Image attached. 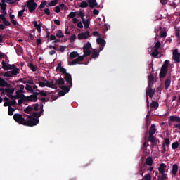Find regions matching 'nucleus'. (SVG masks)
Instances as JSON below:
<instances>
[{
    "mask_svg": "<svg viewBox=\"0 0 180 180\" xmlns=\"http://www.w3.org/2000/svg\"><path fill=\"white\" fill-rule=\"evenodd\" d=\"M168 65H169V60H166L160 68V72L159 73V77L160 79L165 78V76L168 72Z\"/></svg>",
    "mask_w": 180,
    "mask_h": 180,
    "instance_id": "nucleus-1",
    "label": "nucleus"
},
{
    "mask_svg": "<svg viewBox=\"0 0 180 180\" xmlns=\"http://www.w3.org/2000/svg\"><path fill=\"white\" fill-rule=\"evenodd\" d=\"M30 120H25L24 126H28L29 127H33V126H37L39 124V118L32 117V115H28Z\"/></svg>",
    "mask_w": 180,
    "mask_h": 180,
    "instance_id": "nucleus-2",
    "label": "nucleus"
},
{
    "mask_svg": "<svg viewBox=\"0 0 180 180\" xmlns=\"http://www.w3.org/2000/svg\"><path fill=\"white\" fill-rule=\"evenodd\" d=\"M148 90H146V102L148 108H150V101H148V96L153 98L154 94H155V89H153V86H148Z\"/></svg>",
    "mask_w": 180,
    "mask_h": 180,
    "instance_id": "nucleus-3",
    "label": "nucleus"
},
{
    "mask_svg": "<svg viewBox=\"0 0 180 180\" xmlns=\"http://www.w3.org/2000/svg\"><path fill=\"white\" fill-rule=\"evenodd\" d=\"M13 119L15 120V122H16L17 123H19L20 124H23V126H25V124L26 122V120H25V118H23V116L19 113H15L13 115Z\"/></svg>",
    "mask_w": 180,
    "mask_h": 180,
    "instance_id": "nucleus-4",
    "label": "nucleus"
},
{
    "mask_svg": "<svg viewBox=\"0 0 180 180\" xmlns=\"http://www.w3.org/2000/svg\"><path fill=\"white\" fill-rule=\"evenodd\" d=\"M27 8H28L29 12L32 13V12L36 11V8H37V3L34 2V0H29L27 3Z\"/></svg>",
    "mask_w": 180,
    "mask_h": 180,
    "instance_id": "nucleus-5",
    "label": "nucleus"
},
{
    "mask_svg": "<svg viewBox=\"0 0 180 180\" xmlns=\"http://www.w3.org/2000/svg\"><path fill=\"white\" fill-rule=\"evenodd\" d=\"M79 40H86L88 37H91V34L89 31H86L85 32L79 33L77 35Z\"/></svg>",
    "mask_w": 180,
    "mask_h": 180,
    "instance_id": "nucleus-6",
    "label": "nucleus"
},
{
    "mask_svg": "<svg viewBox=\"0 0 180 180\" xmlns=\"http://www.w3.org/2000/svg\"><path fill=\"white\" fill-rule=\"evenodd\" d=\"M82 23L84 26V29H89V25H91V17L89 15H86V18L82 19Z\"/></svg>",
    "mask_w": 180,
    "mask_h": 180,
    "instance_id": "nucleus-7",
    "label": "nucleus"
},
{
    "mask_svg": "<svg viewBox=\"0 0 180 180\" xmlns=\"http://www.w3.org/2000/svg\"><path fill=\"white\" fill-rule=\"evenodd\" d=\"M173 60H174V61H175V63H177V64H179L180 53L178 52V49H174L173 51Z\"/></svg>",
    "mask_w": 180,
    "mask_h": 180,
    "instance_id": "nucleus-8",
    "label": "nucleus"
},
{
    "mask_svg": "<svg viewBox=\"0 0 180 180\" xmlns=\"http://www.w3.org/2000/svg\"><path fill=\"white\" fill-rule=\"evenodd\" d=\"M147 169V165L143 162L139 167V174L141 175V176H143L144 175V172H146Z\"/></svg>",
    "mask_w": 180,
    "mask_h": 180,
    "instance_id": "nucleus-9",
    "label": "nucleus"
},
{
    "mask_svg": "<svg viewBox=\"0 0 180 180\" xmlns=\"http://www.w3.org/2000/svg\"><path fill=\"white\" fill-rule=\"evenodd\" d=\"M46 84V85H49L46 86L47 88H53V89H57V88H58V86H56V84L53 79H51V81L47 80Z\"/></svg>",
    "mask_w": 180,
    "mask_h": 180,
    "instance_id": "nucleus-10",
    "label": "nucleus"
},
{
    "mask_svg": "<svg viewBox=\"0 0 180 180\" xmlns=\"http://www.w3.org/2000/svg\"><path fill=\"white\" fill-rule=\"evenodd\" d=\"M58 70H60V72H62V74L63 75H66L67 73V69L64 68L62 65H61V62L59 63L56 67V71H58Z\"/></svg>",
    "mask_w": 180,
    "mask_h": 180,
    "instance_id": "nucleus-11",
    "label": "nucleus"
},
{
    "mask_svg": "<svg viewBox=\"0 0 180 180\" xmlns=\"http://www.w3.org/2000/svg\"><path fill=\"white\" fill-rule=\"evenodd\" d=\"M148 86H153V85H154V73L153 72V70L151 71V72L150 73V75L148 76Z\"/></svg>",
    "mask_w": 180,
    "mask_h": 180,
    "instance_id": "nucleus-12",
    "label": "nucleus"
},
{
    "mask_svg": "<svg viewBox=\"0 0 180 180\" xmlns=\"http://www.w3.org/2000/svg\"><path fill=\"white\" fill-rule=\"evenodd\" d=\"M81 61H84V56H79L78 58L73 60L71 62V65H75L78 64V63H81Z\"/></svg>",
    "mask_w": 180,
    "mask_h": 180,
    "instance_id": "nucleus-13",
    "label": "nucleus"
},
{
    "mask_svg": "<svg viewBox=\"0 0 180 180\" xmlns=\"http://www.w3.org/2000/svg\"><path fill=\"white\" fill-rule=\"evenodd\" d=\"M65 79L68 84L72 85V77L71 75H70V73H66V75H65Z\"/></svg>",
    "mask_w": 180,
    "mask_h": 180,
    "instance_id": "nucleus-14",
    "label": "nucleus"
},
{
    "mask_svg": "<svg viewBox=\"0 0 180 180\" xmlns=\"http://www.w3.org/2000/svg\"><path fill=\"white\" fill-rule=\"evenodd\" d=\"M165 168H167V165L161 163L158 167L159 174H165Z\"/></svg>",
    "mask_w": 180,
    "mask_h": 180,
    "instance_id": "nucleus-15",
    "label": "nucleus"
},
{
    "mask_svg": "<svg viewBox=\"0 0 180 180\" xmlns=\"http://www.w3.org/2000/svg\"><path fill=\"white\" fill-rule=\"evenodd\" d=\"M87 2L89 4V8L91 9H94L95 6H98V3L96 2V0H87Z\"/></svg>",
    "mask_w": 180,
    "mask_h": 180,
    "instance_id": "nucleus-16",
    "label": "nucleus"
},
{
    "mask_svg": "<svg viewBox=\"0 0 180 180\" xmlns=\"http://www.w3.org/2000/svg\"><path fill=\"white\" fill-rule=\"evenodd\" d=\"M33 25H34V27L37 29V31L38 32V33L41 32V25H42L41 22H40L39 24H37V21H34Z\"/></svg>",
    "mask_w": 180,
    "mask_h": 180,
    "instance_id": "nucleus-17",
    "label": "nucleus"
},
{
    "mask_svg": "<svg viewBox=\"0 0 180 180\" xmlns=\"http://www.w3.org/2000/svg\"><path fill=\"white\" fill-rule=\"evenodd\" d=\"M25 100L27 101V102H37V100L32 94H31L30 96H25Z\"/></svg>",
    "mask_w": 180,
    "mask_h": 180,
    "instance_id": "nucleus-18",
    "label": "nucleus"
},
{
    "mask_svg": "<svg viewBox=\"0 0 180 180\" xmlns=\"http://www.w3.org/2000/svg\"><path fill=\"white\" fill-rule=\"evenodd\" d=\"M155 131H157L155 124H153L149 129V135L154 136V134H155Z\"/></svg>",
    "mask_w": 180,
    "mask_h": 180,
    "instance_id": "nucleus-19",
    "label": "nucleus"
},
{
    "mask_svg": "<svg viewBox=\"0 0 180 180\" xmlns=\"http://www.w3.org/2000/svg\"><path fill=\"white\" fill-rule=\"evenodd\" d=\"M0 86L5 87V86H11V84H8V82L5 81L2 77H0Z\"/></svg>",
    "mask_w": 180,
    "mask_h": 180,
    "instance_id": "nucleus-20",
    "label": "nucleus"
},
{
    "mask_svg": "<svg viewBox=\"0 0 180 180\" xmlns=\"http://www.w3.org/2000/svg\"><path fill=\"white\" fill-rule=\"evenodd\" d=\"M170 122H176L177 123H180V117L176 115H171L169 117Z\"/></svg>",
    "mask_w": 180,
    "mask_h": 180,
    "instance_id": "nucleus-21",
    "label": "nucleus"
},
{
    "mask_svg": "<svg viewBox=\"0 0 180 180\" xmlns=\"http://www.w3.org/2000/svg\"><path fill=\"white\" fill-rule=\"evenodd\" d=\"M15 50L18 56H22V53H23V48L20 45H18L17 47H15Z\"/></svg>",
    "mask_w": 180,
    "mask_h": 180,
    "instance_id": "nucleus-22",
    "label": "nucleus"
},
{
    "mask_svg": "<svg viewBox=\"0 0 180 180\" xmlns=\"http://www.w3.org/2000/svg\"><path fill=\"white\" fill-rule=\"evenodd\" d=\"M1 65H2V67L1 68H3V70H4L5 71H8V70H11V68L9 67V63H5V60H3L1 62Z\"/></svg>",
    "mask_w": 180,
    "mask_h": 180,
    "instance_id": "nucleus-23",
    "label": "nucleus"
},
{
    "mask_svg": "<svg viewBox=\"0 0 180 180\" xmlns=\"http://www.w3.org/2000/svg\"><path fill=\"white\" fill-rule=\"evenodd\" d=\"M71 86H72V84H70V86H60V89H63L64 92L68 93L70 92V89H71Z\"/></svg>",
    "mask_w": 180,
    "mask_h": 180,
    "instance_id": "nucleus-24",
    "label": "nucleus"
},
{
    "mask_svg": "<svg viewBox=\"0 0 180 180\" xmlns=\"http://www.w3.org/2000/svg\"><path fill=\"white\" fill-rule=\"evenodd\" d=\"M0 6L1 13H4V15H6V4H2L1 3H0Z\"/></svg>",
    "mask_w": 180,
    "mask_h": 180,
    "instance_id": "nucleus-25",
    "label": "nucleus"
},
{
    "mask_svg": "<svg viewBox=\"0 0 180 180\" xmlns=\"http://www.w3.org/2000/svg\"><path fill=\"white\" fill-rule=\"evenodd\" d=\"M168 179V175L167 174L163 173L160 174V176H158V180H167Z\"/></svg>",
    "mask_w": 180,
    "mask_h": 180,
    "instance_id": "nucleus-26",
    "label": "nucleus"
},
{
    "mask_svg": "<svg viewBox=\"0 0 180 180\" xmlns=\"http://www.w3.org/2000/svg\"><path fill=\"white\" fill-rule=\"evenodd\" d=\"M55 84H56V86H58V85H64V84H65V81H64V79L60 77L55 82Z\"/></svg>",
    "mask_w": 180,
    "mask_h": 180,
    "instance_id": "nucleus-27",
    "label": "nucleus"
},
{
    "mask_svg": "<svg viewBox=\"0 0 180 180\" xmlns=\"http://www.w3.org/2000/svg\"><path fill=\"white\" fill-rule=\"evenodd\" d=\"M20 71V69L15 68V69H13V70L10 71L12 77H13L14 75H16L17 74H19Z\"/></svg>",
    "mask_w": 180,
    "mask_h": 180,
    "instance_id": "nucleus-28",
    "label": "nucleus"
},
{
    "mask_svg": "<svg viewBox=\"0 0 180 180\" xmlns=\"http://www.w3.org/2000/svg\"><path fill=\"white\" fill-rule=\"evenodd\" d=\"M96 42L98 44H100L101 46H105L106 44V41L102 38H98L96 39Z\"/></svg>",
    "mask_w": 180,
    "mask_h": 180,
    "instance_id": "nucleus-29",
    "label": "nucleus"
},
{
    "mask_svg": "<svg viewBox=\"0 0 180 180\" xmlns=\"http://www.w3.org/2000/svg\"><path fill=\"white\" fill-rule=\"evenodd\" d=\"M58 4V0H52L51 2L48 3L46 7L49 8V6H56Z\"/></svg>",
    "mask_w": 180,
    "mask_h": 180,
    "instance_id": "nucleus-30",
    "label": "nucleus"
},
{
    "mask_svg": "<svg viewBox=\"0 0 180 180\" xmlns=\"http://www.w3.org/2000/svg\"><path fill=\"white\" fill-rule=\"evenodd\" d=\"M84 55L82 56L84 57H89V56H91V49H83Z\"/></svg>",
    "mask_w": 180,
    "mask_h": 180,
    "instance_id": "nucleus-31",
    "label": "nucleus"
},
{
    "mask_svg": "<svg viewBox=\"0 0 180 180\" xmlns=\"http://www.w3.org/2000/svg\"><path fill=\"white\" fill-rule=\"evenodd\" d=\"M16 109L12 108V106L9 105L8 110V116H13V112H15Z\"/></svg>",
    "mask_w": 180,
    "mask_h": 180,
    "instance_id": "nucleus-32",
    "label": "nucleus"
},
{
    "mask_svg": "<svg viewBox=\"0 0 180 180\" xmlns=\"http://www.w3.org/2000/svg\"><path fill=\"white\" fill-rule=\"evenodd\" d=\"M177 173H178V165L174 164L172 166V174L173 175H176Z\"/></svg>",
    "mask_w": 180,
    "mask_h": 180,
    "instance_id": "nucleus-33",
    "label": "nucleus"
},
{
    "mask_svg": "<svg viewBox=\"0 0 180 180\" xmlns=\"http://www.w3.org/2000/svg\"><path fill=\"white\" fill-rule=\"evenodd\" d=\"M32 110L33 107H32V105H28L25 109H24L25 113H27L28 115H30V112H32Z\"/></svg>",
    "mask_w": 180,
    "mask_h": 180,
    "instance_id": "nucleus-34",
    "label": "nucleus"
},
{
    "mask_svg": "<svg viewBox=\"0 0 180 180\" xmlns=\"http://www.w3.org/2000/svg\"><path fill=\"white\" fill-rule=\"evenodd\" d=\"M146 165H149V167H151L153 165V158L151 156H149L146 158Z\"/></svg>",
    "mask_w": 180,
    "mask_h": 180,
    "instance_id": "nucleus-35",
    "label": "nucleus"
},
{
    "mask_svg": "<svg viewBox=\"0 0 180 180\" xmlns=\"http://www.w3.org/2000/svg\"><path fill=\"white\" fill-rule=\"evenodd\" d=\"M158 102L157 101H152L150 103V108H152V109H158Z\"/></svg>",
    "mask_w": 180,
    "mask_h": 180,
    "instance_id": "nucleus-36",
    "label": "nucleus"
},
{
    "mask_svg": "<svg viewBox=\"0 0 180 180\" xmlns=\"http://www.w3.org/2000/svg\"><path fill=\"white\" fill-rule=\"evenodd\" d=\"M24 93H25V91H17L15 92V94L18 95V96L20 98H26V96H25V94H23Z\"/></svg>",
    "mask_w": 180,
    "mask_h": 180,
    "instance_id": "nucleus-37",
    "label": "nucleus"
},
{
    "mask_svg": "<svg viewBox=\"0 0 180 180\" xmlns=\"http://www.w3.org/2000/svg\"><path fill=\"white\" fill-rule=\"evenodd\" d=\"M28 67L30 68V70H32L33 72H36V71H37V66H35L33 65V63H30Z\"/></svg>",
    "mask_w": 180,
    "mask_h": 180,
    "instance_id": "nucleus-38",
    "label": "nucleus"
},
{
    "mask_svg": "<svg viewBox=\"0 0 180 180\" xmlns=\"http://www.w3.org/2000/svg\"><path fill=\"white\" fill-rule=\"evenodd\" d=\"M88 6H89L88 1H83L79 4V8H88Z\"/></svg>",
    "mask_w": 180,
    "mask_h": 180,
    "instance_id": "nucleus-39",
    "label": "nucleus"
},
{
    "mask_svg": "<svg viewBox=\"0 0 180 180\" xmlns=\"http://www.w3.org/2000/svg\"><path fill=\"white\" fill-rule=\"evenodd\" d=\"M169 85H171V79H167L165 81V89H168V88H169Z\"/></svg>",
    "mask_w": 180,
    "mask_h": 180,
    "instance_id": "nucleus-40",
    "label": "nucleus"
},
{
    "mask_svg": "<svg viewBox=\"0 0 180 180\" xmlns=\"http://www.w3.org/2000/svg\"><path fill=\"white\" fill-rule=\"evenodd\" d=\"M91 49H92V45H91V42H87L83 46V49L85 50H91Z\"/></svg>",
    "mask_w": 180,
    "mask_h": 180,
    "instance_id": "nucleus-41",
    "label": "nucleus"
},
{
    "mask_svg": "<svg viewBox=\"0 0 180 180\" xmlns=\"http://www.w3.org/2000/svg\"><path fill=\"white\" fill-rule=\"evenodd\" d=\"M77 57H79V53L77 51H73L70 53V58H77Z\"/></svg>",
    "mask_w": 180,
    "mask_h": 180,
    "instance_id": "nucleus-42",
    "label": "nucleus"
},
{
    "mask_svg": "<svg viewBox=\"0 0 180 180\" xmlns=\"http://www.w3.org/2000/svg\"><path fill=\"white\" fill-rule=\"evenodd\" d=\"M5 92L6 94H8V95H11L12 94H13V92H15V89L14 88H12V89H9V88L5 89Z\"/></svg>",
    "mask_w": 180,
    "mask_h": 180,
    "instance_id": "nucleus-43",
    "label": "nucleus"
},
{
    "mask_svg": "<svg viewBox=\"0 0 180 180\" xmlns=\"http://www.w3.org/2000/svg\"><path fill=\"white\" fill-rule=\"evenodd\" d=\"M25 89L30 94L33 93V87H32V86L30 84H26Z\"/></svg>",
    "mask_w": 180,
    "mask_h": 180,
    "instance_id": "nucleus-44",
    "label": "nucleus"
},
{
    "mask_svg": "<svg viewBox=\"0 0 180 180\" xmlns=\"http://www.w3.org/2000/svg\"><path fill=\"white\" fill-rule=\"evenodd\" d=\"M160 49H161V43L160 41H158L154 46V50H158V51H159L158 50H160Z\"/></svg>",
    "mask_w": 180,
    "mask_h": 180,
    "instance_id": "nucleus-45",
    "label": "nucleus"
},
{
    "mask_svg": "<svg viewBox=\"0 0 180 180\" xmlns=\"http://www.w3.org/2000/svg\"><path fill=\"white\" fill-rule=\"evenodd\" d=\"M158 54H160V51L155 49H154L153 51L151 53L152 57H154L155 58L158 56Z\"/></svg>",
    "mask_w": 180,
    "mask_h": 180,
    "instance_id": "nucleus-46",
    "label": "nucleus"
},
{
    "mask_svg": "<svg viewBox=\"0 0 180 180\" xmlns=\"http://www.w3.org/2000/svg\"><path fill=\"white\" fill-rule=\"evenodd\" d=\"M37 92H39L41 96H47V91L44 90L37 89Z\"/></svg>",
    "mask_w": 180,
    "mask_h": 180,
    "instance_id": "nucleus-47",
    "label": "nucleus"
},
{
    "mask_svg": "<svg viewBox=\"0 0 180 180\" xmlns=\"http://www.w3.org/2000/svg\"><path fill=\"white\" fill-rule=\"evenodd\" d=\"M148 141H150L152 144H154V143H155V136H154V135H149Z\"/></svg>",
    "mask_w": 180,
    "mask_h": 180,
    "instance_id": "nucleus-48",
    "label": "nucleus"
},
{
    "mask_svg": "<svg viewBox=\"0 0 180 180\" xmlns=\"http://www.w3.org/2000/svg\"><path fill=\"white\" fill-rule=\"evenodd\" d=\"M25 11H26L25 8H22L21 11L18 12V18L20 19H22V16H23V13H25Z\"/></svg>",
    "mask_w": 180,
    "mask_h": 180,
    "instance_id": "nucleus-49",
    "label": "nucleus"
},
{
    "mask_svg": "<svg viewBox=\"0 0 180 180\" xmlns=\"http://www.w3.org/2000/svg\"><path fill=\"white\" fill-rule=\"evenodd\" d=\"M178 147H179V143H178V141L173 143L172 145V148L173 150H176Z\"/></svg>",
    "mask_w": 180,
    "mask_h": 180,
    "instance_id": "nucleus-50",
    "label": "nucleus"
},
{
    "mask_svg": "<svg viewBox=\"0 0 180 180\" xmlns=\"http://www.w3.org/2000/svg\"><path fill=\"white\" fill-rule=\"evenodd\" d=\"M97 57H99V52L98 51H94L91 53V58H97Z\"/></svg>",
    "mask_w": 180,
    "mask_h": 180,
    "instance_id": "nucleus-51",
    "label": "nucleus"
},
{
    "mask_svg": "<svg viewBox=\"0 0 180 180\" xmlns=\"http://www.w3.org/2000/svg\"><path fill=\"white\" fill-rule=\"evenodd\" d=\"M31 116H32L34 119H39V117H40L39 112H33Z\"/></svg>",
    "mask_w": 180,
    "mask_h": 180,
    "instance_id": "nucleus-52",
    "label": "nucleus"
},
{
    "mask_svg": "<svg viewBox=\"0 0 180 180\" xmlns=\"http://www.w3.org/2000/svg\"><path fill=\"white\" fill-rule=\"evenodd\" d=\"M64 37V34H63V31L59 30L58 33H56V37L58 39H63Z\"/></svg>",
    "mask_w": 180,
    "mask_h": 180,
    "instance_id": "nucleus-53",
    "label": "nucleus"
},
{
    "mask_svg": "<svg viewBox=\"0 0 180 180\" xmlns=\"http://www.w3.org/2000/svg\"><path fill=\"white\" fill-rule=\"evenodd\" d=\"M48 4L46 1H42L41 4L39 5V9H43L46 6H47Z\"/></svg>",
    "mask_w": 180,
    "mask_h": 180,
    "instance_id": "nucleus-54",
    "label": "nucleus"
},
{
    "mask_svg": "<svg viewBox=\"0 0 180 180\" xmlns=\"http://www.w3.org/2000/svg\"><path fill=\"white\" fill-rule=\"evenodd\" d=\"M77 16V12H70L68 15V18H70L71 19H74Z\"/></svg>",
    "mask_w": 180,
    "mask_h": 180,
    "instance_id": "nucleus-55",
    "label": "nucleus"
},
{
    "mask_svg": "<svg viewBox=\"0 0 180 180\" xmlns=\"http://www.w3.org/2000/svg\"><path fill=\"white\" fill-rule=\"evenodd\" d=\"M39 86L41 88H44V86H49V85L46 84V82H41V81H39Z\"/></svg>",
    "mask_w": 180,
    "mask_h": 180,
    "instance_id": "nucleus-56",
    "label": "nucleus"
},
{
    "mask_svg": "<svg viewBox=\"0 0 180 180\" xmlns=\"http://www.w3.org/2000/svg\"><path fill=\"white\" fill-rule=\"evenodd\" d=\"M77 16H79V18H81V19H84L85 18V13H82V11H79L77 13Z\"/></svg>",
    "mask_w": 180,
    "mask_h": 180,
    "instance_id": "nucleus-57",
    "label": "nucleus"
},
{
    "mask_svg": "<svg viewBox=\"0 0 180 180\" xmlns=\"http://www.w3.org/2000/svg\"><path fill=\"white\" fill-rule=\"evenodd\" d=\"M171 141H169V138H166L165 139V143L164 144H165L166 147H169V144H170Z\"/></svg>",
    "mask_w": 180,
    "mask_h": 180,
    "instance_id": "nucleus-58",
    "label": "nucleus"
},
{
    "mask_svg": "<svg viewBox=\"0 0 180 180\" xmlns=\"http://www.w3.org/2000/svg\"><path fill=\"white\" fill-rule=\"evenodd\" d=\"M23 102H27L26 97H24L22 98H20L18 100V105L20 106V105H22L23 103Z\"/></svg>",
    "mask_w": 180,
    "mask_h": 180,
    "instance_id": "nucleus-59",
    "label": "nucleus"
},
{
    "mask_svg": "<svg viewBox=\"0 0 180 180\" xmlns=\"http://www.w3.org/2000/svg\"><path fill=\"white\" fill-rule=\"evenodd\" d=\"M77 40V36L75 34H72L70 37V41L71 43H74Z\"/></svg>",
    "mask_w": 180,
    "mask_h": 180,
    "instance_id": "nucleus-60",
    "label": "nucleus"
},
{
    "mask_svg": "<svg viewBox=\"0 0 180 180\" xmlns=\"http://www.w3.org/2000/svg\"><path fill=\"white\" fill-rule=\"evenodd\" d=\"M4 77H6V78L12 77L11 71H7L4 74Z\"/></svg>",
    "mask_w": 180,
    "mask_h": 180,
    "instance_id": "nucleus-61",
    "label": "nucleus"
},
{
    "mask_svg": "<svg viewBox=\"0 0 180 180\" xmlns=\"http://www.w3.org/2000/svg\"><path fill=\"white\" fill-rule=\"evenodd\" d=\"M33 106H34L33 110H35L36 112H37V110H39V106H40V105L39 103H37V104H34Z\"/></svg>",
    "mask_w": 180,
    "mask_h": 180,
    "instance_id": "nucleus-62",
    "label": "nucleus"
},
{
    "mask_svg": "<svg viewBox=\"0 0 180 180\" xmlns=\"http://www.w3.org/2000/svg\"><path fill=\"white\" fill-rule=\"evenodd\" d=\"M160 37H162V38H165V37H167V32L162 31V32L160 33Z\"/></svg>",
    "mask_w": 180,
    "mask_h": 180,
    "instance_id": "nucleus-63",
    "label": "nucleus"
},
{
    "mask_svg": "<svg viewBox=\"0 0 180 180\" xmlns=\"http://www.w3.org/2000/svg\"><path fill=\"white\" fill-rule=\"evenodd\" d=\"M143 178H144L145 180H151V175L146 174V175L144 176Z\"/></svg>",
    "mask_w": 180,
    "mask_h": 180,
    "instance_id": "nucleus-64",
    "label": "nucleus"
}]
</instances>
